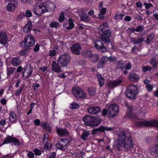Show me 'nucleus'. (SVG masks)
Returning <instances> with one entry per match:
<instances>
[{
  "label": "nucleus",
  "mask_w": 158,
  "mask_h": 158,
  "mask_svg": "<svg viewBox=\"0 0 158 158\" xmlns=\"http://www.w3.org/2000/svg\"><path fill=\"white\" fill-rule=\"evenodd\" d=\"M150 64L154 68H156L157 67V64H158V61H156L155 58L152 57L150 61Z\"/></svg>",
  "instance_id": "4c0bfd02"
},
{
  "label": "nucleus",
  "mask_w": 158,
  "mask_h": 158,
  "mask_svg": "<svg viewBox=\"0 0 158 158\" xmlns=\"http://www.w3.org/2000/svg\"><path fill=\"white\" fill-rule=\"evenodd\" d=\"M100 14L102 15H104L106 12V8L104 7L102 8V9L101 8H100Z\"/></svg>",
  "instance_id": "e2e57ef3"
},
{
  "label": "nucleus",
  "mask_w": 158,
  "mask_h": 158,
  "mask_svg": "<svg viewBox=\"0 0 158 158\" xmlns=\"http://www.w3.org/2000/svg\"><path fill=\"white\" fill-rule=\"evenodd\" d=\"M80 15V19L82 21L85 22H87L89 21V17L88 15L83 10H81V13Z\"/></svg>",
  "instance_id": "b1692460"
},
{
  "label": "nucleus",
  "mask_w": 158,
  "mask_h": 158,
  "mask_svg": "<svg viewBox=\"0 0 158 158\" xmlns=\"http://www.w3.org/2000/svg\"><path fill=\"white\" fill-rule=\"evenodd\" d=\"M64 12H62L61 14L60 15L59 18V21L60 22H63L64 19Z\"/></svg>",
  "instance_id": "c03bdc74"
},
{
  "label": "nucleus",
  "mask_w": 158,
  "mask_h": 158,
  "mask_svg": "<svg viewBox=\"0 0 158 158\" xmlns=\"http://www.w3.org/2000/svg\"><path fill=\"white\" fill-rule=\"evenodd\" d=\"M9 143H13L14 145L17 146H19L20 145V142L17 139L11 136H8L5 139L3 142L1 144V145L2 146Z\"/></svg>",
  "instance_id": "9d476101"
},
{
  "label": "nucleus",
  "mask_w": 158,
  "mask_h": 158,
  "mask_svg": "<svg viewBox=\"0 0 158 158\" xmlns=\"http://www.w3.org/2000/svg\"><path fill=\"white\" fill-rule=\"evenodd\" d=\"M21 62L20 57H14L12 58L11 60V64L14 66H17Z\"/></svg>",
  "instance_id": "5701e85b"
},
{
  "label": "nucleus",
  "mask_w": 158,
  "mask_h": 158,
  "mask_svg": "<svg viewBox=\"0 0 158 158\" xmlns=\"http://www.w3.org/2000/svg\"><path fill=\"white\" fill-rule=\"evenodd\" d=\"M82 120L86 125L89 126L98 125L101 123V121L100 118L89 115L84 117Z\"/></svg>",
  "instance_id": "f03ea898"
},
{
  "label": "nucleus",
  "mask_w": 158,
  "mask_h": 158,
  "mask_svg": "<svg viewBox=\"0 0 158 158\" xmlns=\"http://www.w3.org/2000/svg\"><path fill=\"white\" fill-rule=\"evenodd\" d=\"M101 38L105 44H108L111 42L110 37L111 36V32L110 30H107L100 34Z\"/></svg>",
  "instance_id": "1a4fd4ad"
},
{
  "label": "nucleus",
  "mask_w": 158,
  "mask_h": 158,
  "mask_svg": "<svg viewBox=\"0 0 158 158\" xmlns=\"http://www.w3.org/2000/svg\"><path fill=\"white\" fill-rule=\"evenodd\" d=\"M114 127H100L94 129L92 131L93 134H96L98 132H104V131H110L114 130Z\"/></svg>",
  "instance_id": "4468645a"
},
{
  "label": "nucleus",
  "mask_w": 158,
  "mask_h": 158,
  "mask_svg": "<svg viewBox=\"0 0 158 158\" xmlns=\"http://www.w3.org/2000/svg\"><path fill=\"white\" fill-rule=\"evenodd\" d=\"M108 60L110 62H112L115 61L117 60V57L116 56H110L107 57Z\"/></svg>",
  "instance_id": "8fccbe9b"
},
{
  "label": "nucleus",
  "mask_w": 158,
  "mask_h": 158,
  "mask_svg": "<svg viewBox=\"0 0 158 158\" xmlns=\"http://www.w3.org/2000/svg\"><path fill=\"white\" fill-rule=\"evenodd\" d=\"M146 87L147 89V90L149 92L152 91L153 88V85L150 84L148 85H146Z\"/></svg>",
  "instance_id": "4d7b16f0"
},
{
  "label": "nucleus",
  "mask_w": 158,
  "mask_h": 158,
  "mask_svg": "<svg viewBox=\"0 0 158 158\" xmlns=\"http://www.w3.org/2000/svg\"><path fill=\"white\" fill-rule=\"evenodd\" d=\"M116 149L118 150L123 149V146L122 145V140L121 141L120 143H118L117 144L116 147Z\"/></svg>",
  "instance_id": "603ef678"
},
{
  "label": "nucleus",
  "mask_w": 158,
  "mask_h": 158,
  "mask_svg": "<svg viewBox=\"0 0 158 158\" xmlns=\"http://www.w3.org/2000/svg\"><path fill=\"white\" fill-rule=\"evenodd\" d=\"M17 119L15 114L14 112H11L9 117V120L11 122H14Z\"/></svg>",
  "instance_id": "58836bf2"
},
{
  "label": "nucleus",
  "mask_w": 158,
  "mask_h": 158,
  "mask_svg": "<svg viewBox=\"0 0 158 158\" xmlns=\"http://www.w3.org/2000/svg\"><path fill=\"white\" fill-rule=\"evenodd\" d=\"M144 39L143 38H139L138 40H136L133 43L134 44H139L142 43L144 41Z\"/></svg>",
  "instance_id": "a18cd8bd"
},
{
  "label": "nucleus",
  "mask_w": 158,
  "mask_h": 158,
  "mask_svg": "<svg viewBox=\"0 0 158 158\" xmlns=\"http://www.w3.org/2000/svg\"><path fill=\"white\" fill-rule=\"evenodd\" d=\"M82 54L84 57H88L89 58L92 54L91 51L85 50L82 51Z\"/></svg>",
  "instance_id": "2f4dec72"
},
{
  "label": "nucleus",
  "mask_w": 158,
  "mask_h": 158,
  "mask_svg": "<svg viewBox=\"0 0 158 158\" xmlns=\"http://www.w3.org/2000/svg\"><path fill=\"white\" fill-rule=\"evenodd\" d=\"M71 108L72 109H75L79 108L80 107L79 105L76 103H73L71 104Z\"/></svg>",
  "instance_id": "864d4df0"
},
{
  "label": "nucleus",
  "mask_w": 158,
  "mask_h": 158,
  "mask_svg": "<svg viewBox=\"0 0 158 158\" xmlns=\"http://www.w3.org/2000/svg\"><path fill=\"white\" fill-rule=\"evenodd\" d=\"M30 48H27L25 49L22 50L20 52V54L21 56H25L30 51Z\"/></svg>",
  "instance_id": "ea45409f"
},
{
  "label": "nucleus",
  "mask_w": 158,
  "mask_h": 158,
  "mask_svg": "<svg viewBox=\"0 0 158 158\" xmlns=\"http://www.w3.org/2000/svg\"><path fill=\"white\" fill-rule=\"evenodd\" d=\"M25 40L27 42L28 46H30L34 44L35 41L34 37L31 34L27 35L25 38Z\"/></svg>",
  "instance_id": "a211bd4d"
},
{
  "label": "nucleus",
  "mask_w": 158,
  "mask_h": 158,
  "mask_svg": "<svg viewBox=\"0 0 158 158\" xmlns=\"http://www.w3.org/2000/svg\"><path fill=\"white\" fill-rule=\"evenodd\" d=\"M94 47L98 50H100L102 53H104L107 51V48L105 47L103 42L99 40H96L94 43Z\"/></svg>",
  "instance_id": "9b49d317"
},
{
  "label": "nucleus",
  "mask_w": 158,
  "mask_h": 158,
  "mask_svg": "<svg viewBox=\"0 0 158 158\" xmlns=\"http://www.w3.org/2000/svg\"><path fill=\"white\" fill-rule=\"evenodd\" d=\"M52 145L51 144H50L48 142L45 143V145L44 147V150H49L52 148Z\"/></svg>",
  "instance_id": "de8ad7c7"
},
{
  "label": "nucleus",
  "mask_w": 158,
  "mask_h": 158,
  "mask_svg": "<svg viewBox=\"0 0 158 158\" xmlns=\"http://www.w3.org/2000/svg\"><path fill=\"white\" fill-rule=\"evenodd\" d=\"M56 131L58 134L60 136H63L69 134V132L66 129L60 128L56 127Z\"/></svg>",
  "instance_id": "4be33fe9"
},
{
  "label": "nucleus",
  "mask_w": 158,
  "mask_h": 158,
  "mask_svg": "<svg viewBox=\"0 0 158 158\" xmlns=\"http://www.w3.org/2000/svg\"><path fill=\"white\" fill-rule=\"evenodd\" d=\"M59 24L57 22H51L50 24V27L52 28H57Z\"/></svg>",
  "instance_id": "09e8293b"
},
{
  "label": "nucleus",
  "mask_w": 158,
  "mask_h": 158,
  "mask_svg": "<svg viewBox=\"0 0 158 158\" xmlns=\"http://www.w3.org/2000/svg\"><path fill=\"white\" fill-rule=\"evenodd\" d=\"M59 63H57L55 61H53L52 64V69L54 72L60 73L62 71Z\"/></svg>",
  "instance_id": "aec40b11"
},
{
  "label": "nucleus",
  "mask_w": 158,
  "mask_h": 158,
  "mask_svg": "<svg viewBox=\"0 0 158 158\" xmlns=\"http://www.w3.org/2000/svg\"><path fill=\"white\" fill-rule=\"evenodd\" d=\"M32 15L31 12L29 10H27L26 11V16L27 17H30Z\"/></svg>",
  "instance_id": "680f3d73"
},
{
  "label": "nucleus",
  "mask_w": 158,
  "mask_h": 158,
  "mask_svg": "<svg viewBox=\"0 0 158 158\" xmlns=\"http://www.w3.org/2000/svg\"><path fill=\"white\" fill-rule=\"evenodd\" d=\"M129 78L131 81H138L139 78L136 74L132 73H130Z\"/></svg>",
  "instance_id": "c9c22d12"
},
{
  "label": "nucleus",
  "mask_w": 158,
  "mask_h": 158,
  "mask_svg": "<svg viewBox=\"0 0 158 158\" xmlns=\"http://www.w3.org/2000/svg\"><path fill=\"white\" fill-rule=\"evenodd\" d=\"M72 53L75 55H79L81 49V45L78 44H74L70 48Z\"/></svg>",
  "instance_id": "f8f14e48"
},
{
  "label": "nucleus",
  "mask_w": 158,
  "mask_h": 158,
  "mask_svg": "<svg viewBox=\"0 0 158 158\" xmlns=\"http://www.w3.org/2000/svg\"><path fill=\"white\" fill-rule=\"evenodd\" d=\"M48 134L45 133L44 135L43 139V142L44 143H46L48 142Z\"/></svg>",
  "instance_id": "6e6d98bb"
},
{
  "label": "nucleus",
  "mask_w": 158,
  "mask_h": 158,
  "mask_svg": "<svg viewBox=\"0 0 158 158\" xmlns=\"http://www.w3.org/2000/svg\"><path fill=\"white\" fill-rule=\"evenodd\" d=\"M72 93L74 97L77 99H84L86 97V94L79 87H75L73 88Z\"/></svg>",
  "instance_id": "39448f33"
},
{
  "label": "nucleus",
  "mask_w": 158,
  "mask_h": 158,
  "mask_svg": "<svg viewBox=\"0 0 158 158\" xmlns=\"http://www.w3.org/2000/svg\"><path fill=\"white\" fill-rule=\"evenodd\" d=\"M96 89L93 87H90L88 89V91L91 96L95 95L96 94Z\"/></svg>",
  "instance_id": "72a5a7b5"
},
{
  "label": "nucleus",
  "mask_w": 158,
  "mask_h": 158,
  "mask_svg": "<svg viewBox=\"0 0 158 158\" xmlns=\"http://www.w3.org/2000/svg\"><path fill=\"white\" fill-rule=\"evenodd\" d=\"M71 59V57L69 54H64L59 57L57 63H59L62 67H66L69 63Z\"/></svg>",
  "instance_id": "20e7f679"
},
{
  "label": "nucleus",
  "mask_w": 158,
  "mask_h": 158,
  "mask_svg": "<svg viewBox=\"0 0 158 158\" xmlns=\"http://www.w3.org/2000/svg\"><path fill=\"white\" fill-rule=\"evenodd\" d=\"M89 134L90 133L89 131H85L82 133L81 136V137L83 140H86L88 139V136Z\"/></svg>",
  "instance_id": "f704fd0d"
},
{
  "label": "nucleus",
  "mask_w": 158,
  "mask_h": 158,
  "mask_svg": "<svg viewBox=\"0 0 158 158\" xmlns=\"http://www.w3.org/2000/svg\"><path fill=\"white\" fill-rule=\"evenodd\" d=\"M25 16L23 13H20L17 16V20L18 21L21 20Z\"/></svg>",
  "instance_id": "13d9d810"
},
{
  "label": "nucleus",
  "mask_w": 158,
  "mask_h": 158,
  "mask_svg": "<svg viewBox=\"0 0 158 158\" xmlns=\"http://www.w3.org/2000/svg\"><path fill=\"white\" fill-rule=\"evenodd\" d=\"M45 3L37 4L35 5L33 9L34 13L36 15H41L43 13L46 12Z\"/></svg>",
  "instance_id": "423d86ee"
},
{
  "label": "nucleus",
  "mask_w": 158,
  "mask_h": 158,
  "mask_svg": "<svg viewBox=\"0 0 158 158\" xmlns=\"http://www.w3.org/2000/svg\"><path fill=\"white\" fill-rule=\"evenodd\" d=\"M66 144L65 145H63V144H61L59 142L58 143H57L56 145V148L59 149H62L65 146Z\"/></svg>",
  "instance_id": "79ce46f5"
},
{
  "label": "nucleus",
  "mask_w": 158,
  "mask_h": 158,
  "mask_svg": "<svg viewBox=\"0 0 158 158\" xmlns=\"http://www.w3.org/2000/svg\"><path fill=\"white\" fill-rule=\"evenodd\" d=\"M142 69L143 72H146L148 70H151L152 69V68L150 66H147L143 67Z\"/></svg>",
  "instance_id": "5fc2aeb1"
},
{
  "label": "nucleus",
  "mask_w": 158,
  "mask_h": 158,
  "mask_svg": "<svg viewBox=\"0 0 158 158\" xmlns=\"http://www.w3.org/2000/svg\"><path fill=\"white\" fill-rule=\"evenodd\" d=\"M143 27H142L141 26H139L137 27L136 30H135L134 31H136L138 32H140L143 31Z\"/></svg>",
  "instance_id": "bf43d9fd"
},
{
  "label": "nucleus",
  "mask_w": 158,
  "mask_h": 158,
  "mask_svg": "<svg viewBox=\"0 0 158 158\" xmlns=\"http://www.w3.org/2000/svg\"><path fill=\"white\" fill-rule=\"evenodd\" d=\"M27 42L25 41V40L24 41H22L21 43L20 47L23 48H25L26 47L28 48V47H30V46H28V44H27Z\"/></svg>",
  "instance_id": "37998d69"
},
{
  "label": "nucleus",
  "mask_w": 158,
  "mask_h": 158,
  "mask_svg": "<svg viewBox=\"0 0 158 158\" xmlns=\"http://www.w3.org/2000/svg\"><path fill=\"white\" fill-rule=\"evenodd\" d=\"M157 139V144L151 147L149 149V152L153 156L158 154V137Z\"/></svg>",
  "instance_id": "6ab92c4d"
},
{
  "label": "nucleus",
  "mask_w": 158,
  "mask_h": 158,
  "mask_svg": "<svg viewBox=\"0 0 158 158\" xmlns=\"http://www.w3.org/2000/svg\"><path fill=\"white\" fill-rule=\"evenodd\" d=\"M107 113V110L106 109H104L102 111V114L104 116H105L106 115Z\"/></svg>",
  "instance_id": "774afa93"
},
{
  "label": "nucleus",
  "mask_w": 158,
  "mask_h": 158,
  "mask_svg": "<svg viewBox=\"0 0 158 158\" xmlns=\"http://www.w3.org/2000/svg\"><path fill=\"white\" fill-rule=\"evenodd\" d=\"M23 87H21L20 88L17 90L15 91V95L17 96H18L19 94H21L23 89Z\"/></svg>",
  "instance_id": "3c124183"
},
{
  "label": "nucleus",
  "mask_w": 158,
  "mask_h": 158,
  "mask_svg": "<svg viewBox=\"0 0 158 158\" xmlns=\"http://www.w3.org/2000/svg\"><path fill=\"white\" fill-rule=\"evenodd\" d=\"M123 135L125 137V139L122 140V145L123 146V149L125 151L130 150L133 148L134 145L132 144V139L131 138H129L125 137V133H123Z\"/></svg>",
  "instance_id": "0eeeda50"
},
{
  "label": "nucleus",
  "mask_w": 158,
  "mask_h": 158,
  "mask_svg": "<svg viewBox=\"0 0 158 158\" xmlns=\"http://www.w3.org/2000/svg\"><path fill=\"white\" fill-rule=\"evenodd\" d=\"M122 80L121 79H117L114 81H109L108 85L110 88H113L119 85L122 83Z\"/></svg>",
  "instance_id": "2eb2a0df"
},
{
  "label": "nucleus",
  "mask_w": 158,
  "mask_h": 158,
  "mask_svg": "<svg viewBox=\"0 0 158 158\" xmlns=\"http://www.w3.org/2000/svg\"><path fill=\"white\" fill-rule=\"evenodd\" d=\"M155 36V34L153 33H150L148 36L147 39L145 41V43L149 44Z\"/></svg>",
  "instance_id": "7c9ffc66"
},
{
  "label": "nucleus",
  "mask_w": 158,
  "mask_h": 158,
  "mask_svg": "<svg viewBox=\"0 0 158 158\" xmlns=\"http://www.w3.org/2000/svg\"><path fill=\"white\" fill-rule=\"evenodd\" d=\"M55 7V5L53 3H51L47 5V6L45 5V9H44V10H46V12L52 11L54 10Z\"/></svg>",
  "instance_id": "cd10ccee"
},
{
  "label": "nucleus",
  "mask_w": 158,
  "mask_h": 158,
  "mask_svg": "<svg viewBox=\"0 0 158 158\" xmlns=\"http://www.w3.org/2000/svg\"><path fill=\"white\" fill-rule=\"evenodd\" d=\"M136 124L138 126H146L147 127H155L158 128V121L156 120H151L146 121L143 120L136 122Z\"/></svg>",
  "instance_id": "7ed1b4c3"
},
{
  "label": "nucleus",
  "mask_w": 158,
  "mask_h": 158,
  "mask_svg": "<svg viewBox=\"0 0 158 158\" xmlns=\"http://www.w3.org/2000/svg\"><path fill=\"white\" fill-rule=\"evenodd\" d=\"M101 111V108L98 106H91L89 107L87 111L89 113L93 115H96L99 113Z\"/></svg>",
  "instance_id": "dca6fc26"
},
{
  "label": "nucleus",
  "mask_w": 158,
  "mask_h": 158,
  "mask_svg": "<svg viewBox=\"0 0 158 158\" xmlns=\"http://www.w3.org/2000/svg\"><path fill=\"white\" fill-rule=\"evenodd\" d=\"M108 28V23H103L100 26L98 30L99 33V34H101L106 31L109 30Z\"/></svg>",
  "instance_id": "393cba45"
},
{
  "label": "nucleus",
  "mask_w": 158,
  "mask_h": 158,
  "mask_svg": "<svg viewBox=\"0 0 158 158\" xmlns=\"http://www.w3.org/2000/svg\"><path fill=\"white\" fill-rule=\"evenodd\" d=\"M124 16V15L122 14H116L114 17V19H115V20H117L118 19H122L123 17Z\"/></svg>",
  "instance_id": "49530a36"
},
{
  "label": "nucleus",
  "mask_w": 158,
  "mask_h": 158,
  "mask_svg": "<svg viewBox=\"0 0 158 158\" xmlns=\"http://www.w3.org/2000/svg\"><path fill=\"white\" fill-rule=\"evenodd\" d=\"M16 70V68L11 67H7V77H9Z\"/></svg>",
  "instance_id": "473e14b6"
},
{
  "label": "nucleus",
  "mask_w": 158,
  "mask_h": 158,
  "mask_svg": "<svg viewBox=\"0 0 158 158\" xmlns=\"http://www.w3.org/2000/svg\"><path fill=\"white\" fill-rule=\"evenodd\" d=\"M96 76L99 82V84L100 86L101 87L104 84L105 81L104 79L99 73H97Z\"/></svg>",
  "instance_id": "c85d7f7f"
},
{
  "label": "nucleus",
  "mask_w": 158,
  "mask_h": 158,
  "mask_svg": "<svg viewBox=\"0 0 158 158\" xmlns=\"http://www.w3.org/2000/svg\"><path fill=\"white\" fill-rule=\"evenodd\" d=\"M33 71V67L31 65L26 66L23 72V77L25 79L28 78L31 74Z\"/></svg>",
  "instance_id": "ddd939ff"
},
{
  "label": "nucleus",
  "mask_w": 158,
  "mask_h": 158,
  "mask_svg": "<svg viewBox=\"0 0 158 158\" xmlns=\"http://www.w3.org/2000/svg\"><path fill=\"white\" fill-rule=\"evenodd\" d=\"M7 39L6 33L2 31L0 32V43L3 44H6Z\"/></svg>",
  "instance_id": "412c9836"
},
{
  "label": "nucleus",
  "mask_w": 158,
  "mask_h": 158,
  "mask_svg": "<svg viewBox=\"0 0 158 158\" xmlns=\"http://www.w3.org/2000/svg\"><path fill=\"white\" fill-rule=\"evenodd\" d=\"M108 61L107 56H102L97 65L98 69H103L104 64Z\"/></svg>",
  "instance_id": "f3484780"
},
{
  "label": "nucleus",
  "mask_w": 158,
  "mask_h": 158,
  "mask_svg": "<svg viewBox=\"0 0 158 158\" xmlns=\"http://www.w3.org/2000/svg\"><path fill=\"white\" fill-rule=\"evenodd\" d=\"M32 27V25L31 21H29L23 28V31L24 32H29Z\"/></svg>",
  "instance_id": "bb28decb"
},
{
  "label": "nucleus",
  "mask_w": 158,
  "mask_h": 158,
  "mask_svg": "<svg viewBox=\"0 0 158 158\" xmlns=\"http://www.w3.org/2000/svg\"><path fill=\"white\" fill-rule=\"evenodd\" d=\"M34 124L36 126H39L40 123V122L39 119H36L34 121Z\"/></svg>",
  "instance_id": "69168bd1"
},
{
  "label": "nucleus",
  "mask_w": 158,
  "mask_h": 158,
  "mask_svg": "<svg viewBox=\"0 0 158 158\" xmlns=\"http://www.w3.org/2000/svg\"><path fill=\"white\" fill-rule=\"evenodd\" d=\"M99 58V55L97 54H92L89 59L94 63L97 62Z\"/></svg>",
  "instance_id": "c756f323"
},
{
  "label": "nucleus",
  "mask_w": 158,
  "mask_h": 158,
  "mask_svg": "<svg viewBox=\"0 0 158 158\" xmlns=\"http://www.w3.org/2000/svg\"><path fill=\"white\" fill-rule=\"evenodd\" d=\"M35 154L36 155H40L41 154V152L40 151L37 149H35L34 150Z\"/></svg>",
  "instance_id": "0e129e2a"
},
{
  "label": "nucleus",
  "mask_w": 158,
  "mask_h": 158,
  "mask_svg": "<svg viewBox=\"0 0 158 158\" xmlns=\"http://www.w3.org/2000/svg\"><path fill=\"white\" fill-rule=\"evenodd\" d=\"M108 112L109 117H114L118 112V106L115 103L111 104L108 108Z\"/></svg>",
  "instance_id": "6e6552de"
},
{
  "label": "nucleus",
  "mask_w": 158,
  "mask_h": 158,
  "mask_svg": "<svg viewBox=\"0 0 158 158\" xmlns=\"http://www.w3.org/2000/svg\"><path fill=\"white\" fill-rule=\"evenodd\" d=\"M138 93V88L137 85H132L126 89V96L130 99H135L137 94Z\"/></svg>",
  "instance_id": "f257e3e1"
},
{
  "label": "nucleus",
  "mask_w": 158,
  "mask_h": 158,
  "mask_svg": "<svg viewBox=\"0 0 158 158\" xmlns=\"http://www.w3.org/2000/svg\"><path fill=\"white\" fill-rule=\"evenodd\" d=\"M39 45L37 44L34 48V51L35 52H37L39 50Z\"/></svg>",
  "instance_id": "338daca9"
},
{
  "label": "nucleus",
  "mask_w": 158,
  "mask_h": 158,
  "mask_svg": "<svg viewBox=\"0 0 158 158\" xmlns=\"http://www.w3.org/2000/svg\"><path fill=\"white\" fill-rule=\"evenodd\" d=\"M128 110H129V112L127 113V117L131 118L133 120H136L137 117L135 114L133 113L132 107L131 106H129Z\"/></svg>",
  "instance_id": "a878e982"
},
{
  "label": "nucleus",
  "mask_w": 158,
  "mask_h": 158,
  "mask_svg": "<svg viewBox=\"0 0 158 158\" xmlns=\"http://www.w3.org/2000/svg\"><path fill=\"white\" fill-rule=\"evenodd\" d=\"M116 64L118 66V69L121 70H123L124 68V64L122 60L117 61Z\"/></svg>",
  "instance_id": "e433bc0d"
},
{
  "label": "nucleus",
  "mask_w": 158,
  "mask_h": 158,
  "mask_svg": "<svg viewBox=\"0 0 158 158\" xmlns=\"http://www.w3.org/2000/svg\"><path fill=\"white\" fill-rule=\"evenodd\" d=\"M15 6L12 3H9L7 6V9L10 11H13L15 9Z\"/></svg>",
  "instance_id": "a19ab883"
},
{
  "label": "nucleus",
  "mask_w": 158,
  "mask_h": 158,
  "mask_svg": "<svg viewBox=\"0 0 158 158\" xmlns=\"http://www.w3.org/2000/svg\"><path fill=\"white\" fill-rule=\"evenodd\" d=\"M56 54V51L55 50H50L49 51V56H54Z\"/></svg>",
  "instance_id": "052dcab7"
}]
</instances>
